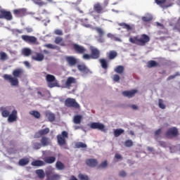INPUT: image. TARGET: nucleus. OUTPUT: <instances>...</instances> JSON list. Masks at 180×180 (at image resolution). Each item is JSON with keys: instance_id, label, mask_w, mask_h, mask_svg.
Segmentation results:
<instances>
[{"instance_id": "1", "label": "nucleus", "mask_w": 180, "mask_h": 180, "mask_svg": "<svg viewBox=\"0 0 180 180\" xmlns=\"http://www.w3.org/2000/svg\"><path fill=\"white\" fill-rule=\"evenodd\" d=\"M129 41L130 43L137 44L138 46H145L146 43H148L150 41V37L143 34L141 36L130 37Z\"/></svg>"}, {"instance_id": "2", "label": "nucleus", "mask_w": 180, "mask_h": 180, "mask_svg": "<svg viewBox=\"0 0 180 180\" xmlns=\"http://www.w3.org/2000/svg\"><path fill=\"white\" fill-rule=\"evenodd\" d=\"M65 139H68V132L63 131L61 134H58L57 136L58 144L63 147V146H65L67 142L65 141Z\"/></svg>"}, {"instance_id": "3", "label": "nucleus", "mask_w": 180, "mask_h": 180, "mask_svg": "<svg viewBox=\"0 0 180 180\" xmlns=\"http://www.w3.org/2000/svg\"><path fill=\"white\" fill-rule=\"evenodd\" d=\"M46 79L48 82V86L49 88H54L55 86H60L57 81H56V77L52 75H46Z\"/></svg>"}, {"instance_id": "4", "label": "nucleus", "mask_w": 180, "mask_h": 180, "mask_svg": "<svg viewBox=\"0 0 180 180\" xmlns=\"http://www.w3.org/2000/svg\"><path fill=\"white\" fill-rule=\"evenodd\" d=\"M0 19H6V20H12V19H13V17L12 16V13H11V11H8L0 6Z\"/></svg>"}, {"instance_id": "5", "label": "nucleus", "mask_w": 180, "mask_h": 180, "mask_svg": "<svg viewBox=\"0 0 180 180\" xmlns=\"http://www.w3.org/2000/svg\"><path fill=\"white\" fill-rule=\"evenodd\" d=\"M65 105L68 108H75L76 109L79 108V104L77 103V101L74 98H68L65 101Z\"/></svg>"}, {"instance_id": "6", "label": "nucleus", "mask_w": 180, "mask_h": 180, "mask_svg": "<svg viewBox=\"0 0 180 180\" xmlns=\"http://www.w3.org/2000/svg\"><path fill=\"white\" fill-rule=\"evenodd\" d=\"M3 77L4 79H6V81H8V82H10L11 85L13 86H16V85L19 84L18 79L16 77H12L11 75H4Z\"/></svg>"}, {"instance_id": "7", "label": "nucleus", "mask_w": 180, "mask_h": 180, "mask_svg": "<svg viewBox=\"0 0 180 180\" xmlns=\"http://www.w3.org/2000/svg\"><path fill=\"white\" fill-rule=\"evenodd\" d=\"M89 127L91 129H97L98 130H101V131H105V125L103 124L100 122H92L90 124H89Z\"/></svg>"}, {"instance_id": "8", "label": "nucleus", "mask_w": 180, "mask_h": 180, "mask_svg": "<svg viewBox=\"0 0 180 180\" xmlns=\"http://www.w3.org/2000/svg\"><path fill=\"white\" fill-rule=\"evenodd\" d=\"M17 120L18 111L16 110H13L8 117V122L9 123H13V122H16Z\"/></svg>"}, {"instance_id": "9", "label": "nucleus", "mask_w": 180, "mask_h": 180, "mask_svg": "<svg viewBox=\"0 0 180 180\" xmlns=\"http://www.w3.org/2000/svg\"><path fill=\"white\" fill-rule=\"evenodd\" d=\"M22 39L24 41L27 43H32L34 44L37 41V38L33 36H28V35H22Z\"/></svg>"}, {"instance_id": "10", "label": "nucleus", "mask_w": 180, "mask_h": 180, "mask_svg": "<svg viewBox=\"0 0 180 180\" xmlns=\"http://www.w3.org/2000/svg\"><path fill=\"white\" fill-rule=\"evenodd\" d=\"M13 13L17 18L25 16L26 15V8L15 9L13 11Z\"/></svg>"}, {"instance_id": "11", "label": "nucleus", "mask_w": 180, "mask_h": 180, "mask_svg": "<svg viewBox=\"0 0 180 180\" xmlns=\"http://www.w3.org/2000/svg\"><path fill=\"white\" fill-rule=\"evenodd\" d=\"M166 135L167 137H175V136H178V129L175 127L170 128Z\"/></svg>"}, {"instance_id": "12", "label": "nucleus", "mask_w": 180, "mask_h": 180, "mask_svg": "<svg viewBox=\"0 0 180 180\" xmlns=\"http://www.w3.org/2000/svg\"><path fill=\"white\" fill-rule=\"evenodd\" d=\"M90 50H91V58H94V60H96V58H99V50L98 49L94 47V46H90Z\"/></svg>"}, {"instance_id": "13", "label": "nucleus", "mask_w": 180, "mask_h": 180, "mask_svg": "<svg viewBox=\"0 0 180 180\" xmlns=\"http://www.w3.org/2000/svg\"><path fill=\"white\" fill-rule=\"evenodd\" d=\"M50 131V129L49 128H46L44 129H41L38 132H37L34 135L35 139H39V137H41V136H44V134H47Z\"/></svg>"}, {"instance_id": "14", "label": "nucleus", "mask_w": 180, "mask_h": 180, "mask_svg": "<svg viewBox=\"0 0 180 180\" xmlns=\"http://www.w3.org/2000/svg\"><path fill=\"white\" fill-rule=\"evenodd\" d=\"M136 94H137V90L136 89L125 91L122 92L123 96H127V98H132V96H134Z\"/></svg>"}, {"instance_id": "15", "label": "nucleus", "mask_w": 180, "mask_h": 180, "mask_svg": "<svg viewBox=\"0 0 180 180\" xmlns=\"http://www.w3.org/2000/svg\"><path fill=\"white\" fill-rule=\"evenodd\" d=\"M45 116L46 118H48L49 122H54V120H56V115L50 110H47L45 112Z\"/></svg>"}, {"instance_id": "16", "label": "nucleus", "mask_w": 180, "mask_h": 180, "mask_svg": "<svg viewBox=\"0 0 180 180\" xmlns=\"http://www.w3.org/2000/svg\"><path fill=\"white\" fill-rule=\"evenodd\" d=\"M94 29L100 36V39H98V41L99 43H103V38H102V35L105 34V32H103V30H102L101 27H95Z\"/></svg>"}, {"instance_id": "17", "label": "nucleus", "mask_w": 180, "mask_h": 180, "mask_svg": "<svg viewBox=\"0 0 180 180\" xmlns=\"http://www.w3.org/2000/svg\"><path fill=\"white\" fill-rule=\"evenodd\" d=\"M74 49L77 53H79L80 54H82L86 51V49H85L84 47L78 45V44H75L74 45Z\"/></svg>"}, {"instance_id": "18", "label": "nucleus", "mask_w": 180, "mask_h": 180, "mask_svg": "<svg viewBox=\"0 0 180 180\" xmlns=\"http://www.w3.org/2000/svg\"><path fill=\"white\" fill-rule=\"evenodd\" d=\"M32 58L34 60V61H43V60H44V55L41 53H37V56H32Z\"/></svg>"}, {"instance_id": "19", "label": "nucleus", "mask_w": 180, "mask_h": 180, "mask_svg": "<svg viewBox=\"0 0 180 180\" xmlns=\"http://www.w3.org/2000/svg\"><path fill=\"white\" fill-rule=\"evenodd\" d=\"M77 68L83 74H88V73H89V69L86 68V66H85L84 64L78 65Z\"/></svg>"}, {"instance_id": "20", "label": "nucleus", "mask_w": 180, "mask_h": 180, "mask_svg": "<svg viewBox=\"0 0 180 180\" xmlns=\"http://www.w3.org/2000/svg\"><path fill=\"white\" fill-rule=\"evenodd\" d=\"M43 160L46 164H53V162H56V157L53 156L45 157Z\"/></svg>"}, {"instance_id": "21", "label": "nucleus", "mask_w": 180, "mask_h": 180, "mask_svg": "<svg viewBox=\"0 0 180 180\" xmlns=\"http://www.w3.org/2000/svg\"><path fill=\"white\" fill-rule=\"evenodd\" d=\"M76 80L75 78L74 77H68L66 82H65V86L66 88H70L72 84H75Z\"/></svg>"}, {"instance_id": "22", "label": "nucleus", "mask_w": 180, "mask_h": 180, "mask_svg": "<svg viewBox=\"0 0 180 180\" xmlns=\"http://www.w3.org/2000/svg\"><path fill=\"white\" fill-rule=\"evenodd\" d=\"M66 61H68V64L70 65H75L77 64V59L74 57L68 56L66 57Z\"/></svg>"}, {"instance_id": "23", "label": "nucleus", "mask_w": 180, "mask_h": 180, "mask_svg": "<svg viewBox=\"0 0 180 180\" xmlns=\"http://www.w3.org/2000/svg\"><path fill=\"white\" fill-rule=\"evenodd\" d=\"M86 162L89 167H96L98 165V161L95 159H88Z\"/></svg>"}, {"instance_id": "24", "label": "nucleus", "mask_w": 180, "mask_h": 180, "mask_svg": "<svg viewBox=\"0 0 180 180\" xmlns=\"http://www.w3.org/2000/svg\"><path fill=\"white\" fill-rule=\"evenodd\" d=\"M165 1L166 0H155V3L157 5H159L161 6V8H169V6H171V5H167L165 4Z\"/></svg>"}, {"instance_id": "25", "label": "nucleus", "mask_w": 180, "mask_h": 180, "mask_svg": "<svg viewBox=\"0 0 180 180\" xmlns=\"http://www.w3.org/2000/svg\"><path fill=\"white\" fill-rule=\"evenodd\" d=\"M0 110H2L1 115L3 117H9V115H11V112H9L8 108H0Z\"/></svg>"}, {"instance_id": "26", "label": "nucleus", "mask_w": 180, "mask_h": 180, "mask_svg": "<svg viewBox=\"0 0 180 180\" xmlns=\"http://www.w3.org/2000/svg\"><path fill=\"white\" fill-rule=\"evenodd\" d=\"M82 120V115H75L73 117V123H75V124H81V121Z\"/></svg>"}, {"instance_id": "27", "label": "nucleus", "mask_w": 180, "mask_h": 180, "mask_svg": "<svg viewBox=\"0 0 180 180\" xmlns=\"http://www.w3.org/2000/svg\"><path fill=\"white\" fill-rule=\"evenodd\" d=\"M22 54L25 56V57H29L30 54H32V49L29 48H24L22 49Z\"/></svg>"}, {"instance_id": "28", "label": "nucleus", "mask_w": 180, "mask_h": 180, "mask_svg": "<svg viewBox=\"0 0 180 180\" xmlns=\"http://www.w3.org/2000/svg\"><path fill=\"white\" fill-rule=\"evenodd\" d=\"M41 144L44 146L46 147L47 146H49L50 144V139H49L46 137H42L41 139Z\"/></svg>"}, {"instance_id": "29", "label": "nucleus", "mask_w": 180, "mask_h": 180, "mask_svg": "<svg viewBox=\"0 0 180 180\" xmlns=\"http://www.w3.org/2000/svg\"><path fill=\"white\" fill-rule=\"evenodd\" d=\"M94 9L96 11V12H97V13H101L103 8H102V6H101V4L96 3L94 6Z\"/></svg>"}, {"instance_id": "30", "label": "nucleus", "mask_w": 180, "mask_h": 180, "mask_svg": "<svg viewBox=\"0 0 180 180\" xmlns=\"http://www.w3.org/2000/svg\"><path fill=\"white\" fill-rule=\"evenodd\" d=\"M33 167H43L44 162L42 160H35L32 162Z\"/></svg>"}, {"instance_id": "31", "label": "nucleus", "mask_w": 180, "mask_h": 180, "mask_svg": "<svg viewBox=\"0 0 180 180\" xmlns=\"http://www.w3.org/2000/svg\"><path fill=\"white\" fill-rule=\"evenodd\" d=\"M107 37H108L109 39H111V40H114V41H122V40L120 38H117L116 35L112 33H108L107 34Z\"/></svg>"}, {"instance_id": "32", "label": "nucleus", "mask_w": 180, "mask_h": 180, "mask_svg": "<svg viewBox=\"0 0 180 180\" xmlns=\"http://www.w3.org/2000/svg\"><path fill=\"white\" fill-rule=\"evenodd\" d=\"M114 71L117 72V74H123V71H124V67L122 65L117 66L115 69Z\"/></svg>"}, {"instance_id": "33", "label": "nucleus", "mask_w": 180, "mask_h": 180, "mask_svg": "<svg viewBox=\"0 0 180 180\" xmlns=\"http://www.w3.org/2000/svg\"><path fill=\"white\" fill-rule=\"evenodd\" d=\"M36 174L41 179H43L46 174H44V171L43 169H37L36 170Z\"/></svg>"}, {"instance_id": "34", "label": "nucleus", "mask_w": 180, "mask_h": 180, "mask_svg": "<svg viewBox=\"0 0 180 180\" xmlns=\"http://www.w3.org/2000/svg\"><path fill=\"white\" fill-rule=\"evenodd\" d=\"M56 167L57 169H58L59 171H63V169L65 168V166L64 165V164H63V162H61L60 161H58L56 162Z\"/></svg>"}, {"instance_id": "35", "label": "nucleus", "mask_w": 180, "mask_h": 180, "mask_svg": "<svg viewBox=\"0 0 180 180\" xmlns=\"http://www.w3.org/2000/svg\"><path fill=\"white\" fill-rule=\"evenodd\" d=\"M22 69H16V70H13V75L15 78H18V77H20V75L22 74Z\"/></svg>"}, {"instance_id": "36", "label": "nucleus", "mask_w": 180, "mask_h": 180, "mask_svg": "<svg viewBox=\"0 0 180 180\" xmlns=\"http://www.w3.org/2000/svg\"><path fill=\"white\" fill-rule=\"evenodd\" d=\"M46 178L47 179H49V176H50V175L54 174V169H53L52 167H49L46 171Z\"/></svg>"}, {"instance_id": "37", "label": "nucleus", "mask_w": 180, "mask_h": 180, "mask_svg": "<svg viewBox=\"0 0 180 180\" xmlns=\"http://www.w3.org/2000/svg\"><path fill=\"white\" fill-rule=\"evenodd\" d=\"M122 133H124V130H123L122 129H117L114 131V136L115 137H119V136H120V134H122Z\"/></svg>"}, {"instance_id": "38", "label": "nucleus", "mask_w": 180, "mask_h": 180, "mask_svg": "<svg viewBox=\"0 0 180 180\" xmlns=\"http://www.w3.org/2000/svg\"><path fill=\"white\" fill-rule=\"evenodd\" d=\"M153 19V15L151 14H146V16L142 17V20L143 22H150Z\"/></svg>"}, {"instance_id": "39", "label": "nucleus", "mask_w": 180, "mask_h": 180, "mask_svg": "<svg viewBox=\"0 0 180 180\" xmlns=\"http://www.w3.org/2000/svg\"><path fill=\"white\" fill-rule=\"evenodd\" d=\"M19 165H20L21 167H23L25 165H27V164H29V160L27 158L25 159H21L19 161Z\"/></svg>"}, {"instance_id": "40", "label": "nucleus", "mask_w": 180, "mask_h": 180, "mask_svg": "<svg viewBox=\"0 0 180 180\" xmlns=\"http://www.w3.org/2000/svg\"><path fill=\"white\" fill-rule=\"evenodd\" d=\"M61 179V176L59 174H53L52 176H48L47 180H60Z\"/></svg>"}, {"instance_id": "41", "label": "nucleus", "mask_w": 180, "mask_h": 180, "mask_svg": "<svg viewBox=\"0 0 180 180\" xmlns=\"http://www.w3.org/2000/svg\"><path fill=\"white\" fill-rule=\"evenodd\" d=\"M100 63L102 68H104L105 70L108 68V61H106V59H100Z\"/></svg>"}, {"instance_id": "42", "label": "nucleus", "mask_w": 180, "mask_h": 180, "mask_svg": "<svg viewBox=\"0 0 180 180\" xmlns=\"http://www.w3.org/2000/svg\"><path fill=\"white\" fill-rule=\"evenodd\" d=\"M75 147L76 148H86V145L82 142H77Z\"/></svg>"}, {"instance_id": "43", "label": "nucleus", "mask_w": 180, "mask_h": 180, "mask_svg": "<svg viewBox=\"0 0 180 180\" xmlns=\"http://www.w3.org/2000/svg\"><path fill=\"white\" fill-rule=\"evenodd\" d=\"M157 65H158V63H157V62H155V60H150L148 63V68H151L153 67H157Z\"/></svg>"}, {"instance_id": "44", "label": "nucleus", "mask_w": 180, "mask_h": 180, "mask_svg": "<svg viewBox=\"0 0 180 180\" xmlns=\"http://www.w3.org/2000/svg\"><path fill=\"white\" fill-rule=\"evenodd\" d=\"M117 56V53L115 51H111L108 56L110 60H113V58H115Z\"/></svg>"}, {"instance_id": "45", "label": "nucleus", "mask_w": 180, "mask_h": 180, "mask_svg": "<svg viewBox=\"0 0 180 180\" xmlns=\"http://www.w3.org/2000/svg\"><path fill=\"white\" fill-rule=\"evenodd\" d=\"M120 26H122L124 29H127V30H131L132 27L129 25H127L126 23H120Z\"/></svg>"}, {"instance_id": "46", "label": "nucleus", "mask_w": 180, "mask_h": 180, "mask_svg": "<svg viewBox=\"0 0 180 180\" xmlns=\"http://www.w3.org/2000/svg\"><path fill=\"white\" fill-rule=\"evenodd\" d=\"M30 115H32L34 117H36L37 119H39V117H40V112L37 111H31Z\"/></svg>"}, {"instance_id": "47", "label": "nucleus", "mask_w": 180, "mask_h": 180, "mask_svg": "<svg viewBox=\"0 0 180 180\" xmlns=\"http://www.w3.org/2000/svg\"><path fill=\"white\" fill-rule=\"evenodd\" d=\"M0 58L1 60H5L8 58V55H6V53L5 52H0Z\"/></svg>"}, {"instance_id": "48", "label": "nucleus", "mask_w": 180, "mask_h": 180, "mask_svg": "<svg viewBox=\"0 0 180 180\" xmlns=\"http://www.w3.org/2000/svg\"><path fill=\"white\" fill-rule=\"evenodd\" d=\"M41 146L42 145L40 143H34L33 146V148H34V150H39L41 148Z\"/></svg>"}, {"instance_id": "49", "label": "nucleus", "mask_w": 180, "mask_h": 180, "mask_svg": "<svg viewBox=\"0 0 180 180\" xmlns=\"http://www.w3.org/2000/svg\"><path fill=\"white\" fill-rule=\"evenodd\" d=\"M159 108L160 109H165V104H164V101L159 99Z\"/></svg>"}, {"instance_id": "50", "label": "nucleus", "mask_w": 180, "mask_h": 180, "mask_svg": "<svg viewBox=\"0 0 180 180\" xmlns=\"http://www.w3.org/2000/svg\"><path fill=\"white\" fill-rule=\"evenodd\" d=\"M44 47H46V49H57V46L53 45L51 44H45Z\"/></svg>"}, {"instance_id": "51", "label": "nucleus", "mask_w": 180, "mask_h": 180, "mask_svg": "<svg viewBox=\"0 0 180 180\" xmlns=\"http://www.w3.org/2000/svg\"><path fill=\"white\" fill-rule=\"evenodd\" d=\"M125 146H126V147H131V146H133V141H131V140L126 141Z\"/></svg>"}, {"instance_id": "52", "label": "nucleus", "mask_w": 180, "mask_h": 180, "mask_svg": "<svg viewBox=\"0 0 180 180\" xmlns=\"http://www.w3.org/2000/svg\"><path fill=\"white\" fill-rule=\"evenodd\" d=\"M79 179L80 180H88V176L84 174H79Z\"/></svg>"}, {"instance_id": "53", "label": "nucleus", "mask_w": 180, "mask_h": 180, "mask_svg": "<svg viewBox=\"0 0 180 180\" xmlns=\"http://www.w3.org/2000/svg\"><path fill=\"white\" fill-rule=\"evenodd\" d=\"M83 58H84V60H91V58H92V55L84 54L83 56Z\"/></svg>"}, {"instance_id": "54", "label": "nucleus", "mask_w": 180, "mask_h": 180, "mask_svg": "<svg viewBox=\"0 0 180 180\" xmlns=\"http://www.w3.org/2000/svg\"><path fill=\"white\" fill-rule=\"evenodd\" d=\"M120 79V77L119 76V75H115L113 76V81H115V82H118Z\"/></svg>"}, {"instance_id": "55", "label": "nucleus", "mask_w": 180, "mask_h": 180, "mask_svg": "<svg viewBox=\"0 0 180 180\" xmlns=\"http://www.w3.org/2000/svg\"><path fill=\"white\" fill-rule=\"evenodd\" d=\"M63 41V39L61 37H56L55 39L56 44H60V42Z\"/></svg>"}, {"instance_id": "56", "label": "nucleus", "mask_w": 180, "mask_h": 180, "mask_svg": "<svg viewBox=\"0 0 180 180\" xmlns=\"http://www.w3.org/2000/svg\"><path fill=\"white\" fill-rule=\"evenodd\" d=\"M100 167H101V168H106V167H108V162L107 161L103 162L101 164Z\"/></svg>"}, {"instance_id": "57", "label": "nucleus", "mask_w": 180, "mask_h": 180, "mask_svg": "<svg viewBox=\"0 0 180 180\" xmlns=\"http://www.w3.org/2000/svg\"><path fill=\"white\" fill-rule=\"evenodd\" d=\"M55 34H58V35H61V34H63V31H61L60 30H55Z\"/></svg>"}, {"instance_id": "58", "label": "nucleus", "mask_w": 180, "mask_h": 180, "mask_svg": "<svg viewBox=\"0 0 180 180\" xmlns=\"http://www.w3.org/2000/svg\"><path fill=\"white\" fill-rule=\"evenodd\" d=\"M24 64L27 67V68H30V63H29V61H25Z\"/></svg>"}, {"instance_id": "59", "label": "nucleus", "mask_w": 180, "mask_h": 180, "mask_svg": "<svg viewBox=\"0 0 180 180\" xmlns=\"http://www.w3.org/2000/svg\"><path fill=\"white\" fill-rule=\"evenodd\" d=\"M120 176H126V172L124 171H121L120 172Z\"/></svg>"}, {"instance_id": "60", "label": "nucleus", "mask_w": 180, "mask_h": 180, "mask_svg": "<svg viewBox=\"0 0 180 180\" xmlns=\"http://www.w3.org/2000/svg\"><path fill=\"white\" fill-rule=\"evenodd\" d=\"M115 158L117 159V160H121L122 159V155L116 153L115 155Z\"/></svg>"}, {"instance_id": "61", "label": "nucleus", "mask_w": 180, "mask_h": 180, "mask_svg": "<svg viewBox=\"0 0 180 180\" xmlns=\"http://www.w3.org/2000/svg\"><path fill=\"white\" fill-rule=\"evenodd\" d=\"M34 4H36V5H38L39 6H43V5H44V3L43 2L34 1Z\"/></svg>"}, {"instance_id": "62", "label": "nucleus", "mask_w": 180, "mask_h": 180, "mask_svg": "<svg viewBox=\"0 0 180 180\" xmlns=\"http://www.w3.org/2000/svg\"><path fill=\"white\" fill-rule=\"evenodd\" d=\"M109 4V0H104L103 6H106Z\"/></svg>"}, {"instance_id": "63", "label": "nucleus", "mask_w": 180, "mask_h": 180, "mask_svg": "<svg viewBox=\"0 0 180 180\" xmlns=\"http://www.w3.org/2000/svg\"><path fill=\"white\" fill-rule=\"evenodd\" d=\"M161 133V129H158L155 132V136H158Z\"/></svg>"}, {"instance_id": "64", "label": "nucleus", "mask_w": 180, "mask_h": 180, "mask_svg": "<svg viewBox=\"0 0 180 180\" xmlns=\"http://www.w3.org/2000/svg\"><path fill=\"white\" fill-rule=\"evenodd\" d=\"M82 25L84 26V27H91V25H89V24H85V23L82 22Z\"/></svg>"}]
</instances>
